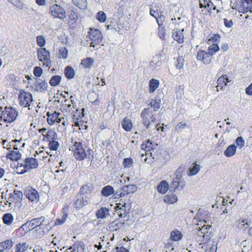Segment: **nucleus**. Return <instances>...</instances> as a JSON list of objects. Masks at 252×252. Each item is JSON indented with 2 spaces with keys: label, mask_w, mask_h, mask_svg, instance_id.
<instances>
[{
  "label": "nucleus",
  "mask_w": 252,
  "mask_h": 252,
  "mask_svg": "<svg viewBox=\"0 0 252 252\" xmlns=\"http://www.w3.org/2000/svg\"><path fill=\"white\" fill-rule=\"evenodd\" d=\"M211 225L204 224L201 227H199L196 233V240L201 243L199 245L203 249L205 252H216L217 247L215 242L212 239V234L211 231Z\"/></svg>",
  "instance_id": "f257e3e1"
},
{
  "label": "nucleus",
  "mask_w": 252,
  "mask_h": 252,
  "mask_svg": "<svg viewBox=\"0 0 252 252\" xmlns=\"http://www.w3.org/2000/svg\"><path fill=\"white\" fill-rule=\"evenodd\" d=\"M25 143H21V140H14L8 142L6 144V149L9 153L6 155V158L11 160L17 161L21 157V154L19 149L24 147Z\"/></svg>",
  "instance_id": "f03ea898"
},
{
  "label": "nucleus",
  "mask_w": 252,
  "mask_h": 252,
  "mask_svg": "<svg viewBox=\"0 0 252 252\" xmlns=\"http://www.w3.org/2000/svg\"><path fill=\"white\" fill-rule=\"evenodd\" d=\"M17 111L12 107H5L0 114V124L1 122L10 123L14 121L18 116Z\"/></svg>",
  "instance_id": "7ed1b4c3"
},
{
  "label": "nucleus",
  "mask_w": 252,
  "mask_h": 252,
  "mask_svg": "<svg viewBox=\"0 0 252 252\" xmlns=\"http://www.w3.org/2000/svg\"><path fill=\"white\" fill-rule=\"evenodd\" d=\"M37 166L38 162L35 158H28L24 160L23 163L18 165L16 169L19 174H22L32 169L37 168Z\"/></svg>",
  "instance_id": "20e7f679"
},
{
  "label": "nucleus",
  "mask_w": 252,
  "mask_h": 252,
  "mask_svg": "<svg viewBox=\"0 0 252 252\" xmlns=\"http://www.w3.org/2000/svg\"><path fill=\"white\" fill-rule=\"evenodd\" d=\"M37 56L39 62H40L43 66H45L49 69L52 63L50 60V52L45 48H40L37 50Z\"/></svg>",
  "instance_id": "39448f33"
},
{
  "label": "nucleus",
  "mask_w": 252,
  "mask_h": 252,
  "mask_svg": "<svg viewBox=\"0 0 252 252\" xmlns=\"http://www.w3.org/2000/svg\"><path fill=\"white\" fill-rule=\"evenodd\" d=\"M141 117L142 119V123L146 128L148 129L149 132L150 131L152 127V123H154L156 120V117L154 115H151L150 112V109L145 108L141 114Z\"/></svg>",
  "instance_id": "423d86ee"
},
{
  "label": "nucleus",
  "mask_w": 252,
  "mask_h": 252,
  "mask_svg": "<svg viewBox=\"0 0 252 252\" xmlns=\"http://www.w3.org/2000/svg\"><path fill=\"white\" fill-rule=\"evenodd\" d=\"M46 222L45 218L41 217L39 218L34 219L28 221L23 225L24 228L25 227H28L29 229L28 231H32L35 229L36 231H38L41 229L42 226L46 225Z\"/></svg>",
  "instance_id": "0eeeda50"
},
{
  "label": "nucleus",
  "mask_w": 252,
  "mask_h": 252,
  "mask_svg": "<svg viewBox=\"0 0 252 252\" xmlns=\"http://www.w3.org/2000/svg\"><path fill=\"white\" fill-rule=\"evenodd\" d=\"M89 37L91 41L90 46L92 47H94L95 45L99 44L102 41V35L98 29H90Z\"/></svg>",
  "instance_id": "6e6552de"
},
{
  "label": "nucleus",
  "mask_w": 252,
  "mask_h": 252,
  "mask_svg": "<svg viewBox=\"0 0 252 252\" xmlns=\"http://www.w3.org/2000/svg\"><path fill=\"white\" fill-rule=\"evenodd\" d=\"M72 150L73 151L75 158L77 160H82L86 157V153L80 142H75L72 147Z\"/></svg>",
  "instance_id": "1a4fd4ad"
},
{
  "label": "nucleus",
  "mask_w": 252,
  "mask_h": 252,
  "mask_svg": "<svg viewBox=\"0 0 252 252\" xmlns=\"http://www.w3.org/2000/svg\"><path fill=\"white\" fill-rule=\"evenodd\" d=\"M18 99L20 105L24 107H29L33 102L32 94L24 91L20 93Z\"/></svg>",
  "instance_id": "9d476101"
},
{
  "label": "nucleus",
  "mask_w": 252,
  "mask_h": 252,
  "mask_svg": "<svg viewBox=\"0 0 252 252\" xmlns=\"http://www.w3.org/2000/svg\"><path fill=\"white\" fill-rule=\"evenodd\" d=\"M137 189V187L134 185H128L125 186L122 188L117 190L114 194L115 198H120L126 195L134 192Z\"/></svg>",
  "instance_id": "9b49d317"
},
{
  "label": "nucleus",
  "mask_w": 252,
  "mask_h": 252,
  "mask_svg": "<svg viewBox=\"0 0 252 252\" xmlns=\"http://www.w3.org/2000/svg\"><path fill=\"white\" fill-rule=\"evenodd\" d=\"M50 9L51 14L54 18L63 20L66 17L65 10L58 4L51 5Z\"/></svg>",
  "instance_id": "f8f14e48"
},
{
  "label": "nucleus",
  "mask_w": 252,
  "mask_h": 252,
  "mask_svg": "<svg viewBox=\"0 0 252 252\" xmlns=\"http://www.w3.org/2000/svg\"><path fill=\"white\" fill-rule=\"evenodd\" d=\"M61 115L60 113H57L56 111L52 114L48 112L47 114L48 123L50 125H53L55 123H62V125L64 126L65 121L63 117L60 116Z\"/></svg>",
  "instance_id": "ddd939ff"
},
{
  "label": "nucleus",
  "mask_w": 252,
  "mask_h": 252,
  "mask_svg": "<svg viewBox=\"0 0 252 252\" xmlns=\"http://www.w3.org/2000/svg\"><path fill=\"white\" fill-rule=\"evenodd\" d=\"M24 194L27 198L31 202L36 203L39 199V194L35 189L28 187L24 191Z\"/></svg>",
  "instance_id": "4468645a"
},
{
  "label": "nucleus",
  "mask_w": 252,
  "mask_h": 252,
  "mask_svg": "<svg viewBox=\"0 0 252 252\" xmlns=\"http://www.w3.org/2000/svg\"><path fill=\"white\" fill-rule=\"evenodd\" d=\"M46 137L48 139H51V141L49 142V147L51 150H57L59 147V144L57 141H55L56 139V134L54 130H49L47 132Z\"/></svg>",
  "instance_id": "2eb2a0df"
},
{
  "label": "nucleus",
  "mask_w": 252,
  "mask_h": 252,
  "mask_svg": "<svg viewBox=\"0 0 252 252\" xmlns=\"http://www.w3.org/2000/svg\"><path fill=\"white\" fill-rule=\"evenodd\" d=\"M196 58L198 60L202 61L206 64H210L212 61L211 56L210 54L203 50H199L198 52Z\"/></svg>",
  "instance_id": "dca6fc26"
},
{
  "label": "nucleus",
  "mask_w": 252,
  "mask_h": 252,
  "mask_svg": "<svg viewBox=\"0 0 252 252\" xmlns=\"http://www.w3.org/2000/svg\"><path fill=\"white\" fill-rule=\"evenodd\" d=\"M185 187V182L180 176L178 177V176L174 178L170 185L171 189L173 191H174L178 188H180L181 189H183Z\"/></svg>",
  "instance_id": "f3484780"
},
{
  "label": "nucleus",
  "mask_w": 252,
  "mask_h": 252,
  "mask_svg": "<svg viewBox=\"0 0 252 252\" xmlns=\"http://www.w3.org/2000/svg\"><path fill=\"white\" fill-rule=\"evenodd\" d=\"M249 11L252 12V0H241V5L239 12L245 13Z\"/></svg>",
  "instance_id": "a211bd4d"
},
{
  "label": "nucleus",
  "mask_w": 252,
  "mask_h": 252,
  "mask_svg": "<svg viewBox=\"0 0 252 252\" xmlns=\"http://www.w3.org/2000/svg\"><path fill=\"white\" fill-rule=\"evenodd\" d=\"M162 64L161 55L154 57L150 63V67L152 69L158 70Z\"/></svg>",
  "instance_id": "6ab92c4d"
},
{
  "label": "nucleus",
  "mask_w": 252,
  "mask_h": 252,
  "mask_svg": "<svg viewBox=\"0 0 252 252\" xmlns=\"http://www.w3.org/2000/svg\"><path fill=\"white\" fill-rule=\"evenodd\" d=\"M23 196L22 192L18 190H14L12 193L9 194V197L7 201L10 205L14 201L20 200Z\"/></svg>",
  "instance_id": "aec40b11"
},
{
  "label": "nucleus",
  "mask_w": 252,
  "mask_h": 252,
  "mask_svg": "<svg viewBox=\"0 0 252 252\" xmlns=\"http://www.w3.org/2000/svg\"><path fill=\"white\" fill-rule=\"evenodd\" d=\"M89 199L87 197H80L75 201L74 207L76 209L82 208L89 203Z\"/></svg>",
  "instance_id": "412c9836"
},
{
  "label": "nucleus",
  "mask_w": 252,
  "mask_h": 252,
  "mask_svg": "<svg viewBox=\"0 0 252 252\" xmlns=\"http://www.w3.org/2000/svg\"><path fill=\"white\" fill-rule=\"evenodd\" d=\"M29 250H32L31 247L25 242L17 244L14 248L15 252H28Z\"/></svg>",
  "instance_id": "4be33fe9"
},
{
  "label": "nucleus",
  "mask_w": 252,
  "mask_h": 252,
  "mask_svg": "<svg viewBox=\"0 0 252 252\" xmlns=\"http://www.w3.org/2000/svg\"><path fill=\"white\" fill-rule=\"evenodd\" d=\"M183 32L184 29L182 30H174L172 33V37L179 43H182L184 42Z\"/></svg>",
  "instance_id": "5701e85b"
},
{
  "label": "nucleus",
  "mask_w": 252,
  "mask_h": 252,
  "mask_svg": "<svg viewBox=\"0 0 252 252\" xmlns=\"http://www.w3.org/2000/svg\"><path fill=\"white\" fill-rule=\"evenodd\" d=\"M109 216V211L106 207H101L96 213V216L97 219H105Z\"/></svg>",
  "instance_id": "b1692460"
},
{
  "label": "nucleus",
  "mask_w": 252,
  "mask_h": 252,
  "mask_svg": "<svg viewBox=\"0 0 252 252\" xmlns=\"http://www.w3.org/2000/svg\"><path fill=\"white\" fill-rule=\"evenodd\" d=\"M169 189L168 183L165 181H162L157 187L158 192L160 193H165Z\"/></svg>",
  "instance_id": "393cba45"
},
{
  "label": "nucleus",
  "mask_w": 252,
  "mask_h": 252,
  "mask_svg": "<svg viewBox=\"0 0 252 252\" xmlns=\"http://www.w3.org/2000/svg\"><path fill=\"white\" fill-rule=\"evenodd\" d=\"M35 87L38 91L45 92L47 89L48 84L45 81L39 79L37 81Z\"/></svg>",
  "instance_id": "a878e982"
},
{
  "label": "nucleus",
  "mask_w": 252,
  "mask_h": 252,
  "mask_svg": "<svg viewBox=\"0 0 252 252\" xmlns=\"http://www.w3.org/2000/svg\"><path fill=\"white\" fill-rule=\"evenodd\" d=\"M122 127L126 131H130L132 128L131 121L126 117L122 121Z\"/></svg>",
  "instance_id": "bb28decb"
},
{
  "label": "nucleus",
  "mask_w": 252,
  "mask_h": 252,
  "mask_svg": "<svg viewBox=\"0 0 252 252\" xmlns=\"http://www.w3.org/2000/svg\"><path fill=\"white\" fill-rule=\"evenodd\" d=\"M163 201L166 203L172 204L178 201L177 196L174 194H168L164 196Z\"/></svg>",
  "instance_id": "cd10ccee"
},
{
  "label": "nucleus",
  "mask_w": 252,
  "mask_h": 252,
  "mask_svg": "<svg viewBox=\"0 0 252 252\" xmlns=\"http://www.w3.org/2000/svg\"><path fill=\"white\" fill-rule=\"evenodd\" d=\"M159 86V82L158 80L155 79H152L149 81V91L150 93H153L158 88Z\"/></svg>",
  "instance_id": "c85d7f7f"
},
{
  "label": "nucleus",
  "mask_w": 252,
  "mask_h": 252,
  "mask_svg": "<svg viewBox=\"0 0 252 252\" xmlns=\"http://www.w3.org/2000/svg\"><path fill=\"white\" fill-rule=\"evenodd\" d=\"M236 151V146L232 144L229 145L224 152V155L226 157H230L235 155Z\"/></svg>",
  "instance_id": "c756f323"
},
{
  "label": "nucleus",
  "mask_w": 252,
  "mask_h": 252,
  "mask_svg": "<svg viewBox=\"0 0 252 252\" xmlns=\"http://www.w3.org/2000/svg\"><path fill=\"white\" fill-rule=\"evenodd\" d=\"M114 192V188L109 185L106 186L102 188L101 191V194L105 196L108 197L113 194Z\"/></svg>",
  "instance_id": "7c9ffc66"
},
{
  "label": "nucleus",
  "mask_w": 252,
  "mask_h": 252,
  "mask_svg": "<svg viewBox=\"0 0 252 252\" xmlns=\"http://www.w3.org/2000/svg\"><path fill=\"white\" fill-rule=\"evenodd\" d=\"M116 212L120 218L126 217L128 213L126 204L124 203L123 205H121V208H119V209H116Z\"/></svg>",
  "instance_id": "2f4dec72"
},
{
  "label": "nucleus",
  "mask_w": 252,
  "mask_h": 252,
  "mask_svg": "<svg viewBox=\"0 0 252 252\" xmlns=\"http://www.w3.org/2000/svg\"><path fill=\"white\" fill-rule=\"evenodd\" d=\"M13 242L10 240H6L0 243V252H2L6 250H9L12 247Z\"/></svg>",
  "instance_id": "473e14b6"
},
{
  "label": "nucleus",
  "mask_w": 252,
  "mask_h": 252,
  "mask_svg": "<svg viewBox=\"0 0 252 252\" xmlns=\"http://www.w3.org/2000/svg\"><path fill=\"white\" fill-rule=\"evenodd\" d=\"M182 236V233L177 229L172 231L170 233V239L172 241H177L180 240Z\"/></svg>",
  "instance_id": "72a5a7b5"
},
{
  "label": "nucleus",
  "mask_w": 252,
  "mask_h": 252,
  "mask_svg": "<svg viewBox=\"0 0 252 252\" xmlns=\"http://www.w3.org/2000/svg\"><path fill=\"white\" fill-rule=\"evenodd\" d=\"M84 109L82 108V109H81V110L76 109L75 112H74V111H72L71 114L72 115V119L73 120H78L79 119H81L82 117H84Z\"/></svg>",
  "instance_id": "f704fd0d"
},
{
  "label": "nucleus",
  "mask_w": 252,
  "mask_h": 252,
  "mask_svg": "<svg viewBox=\"0 0 252 252\" xmlns=\"http://www.w3.org/2000/svg\"><path fill=\"white\" fill-rule=\"evenodd\" d=\"M94 59L91 58H87L82 60L81 64L85 68H90L94 64Z\"/></svg>",
  "instance_id": "c9c22d12"
},
{
  "label": "nucleus",
  "mask_w": 252,
  "mask_h": 252,
  "mask_svg": "<svg viewBox=\"0 0 252 252\" xmlns=\"http://www.w3.org/2000/svg\"><path fill=\"white\" fill-rule=\"evenodd\" d=\"M93 189V186L91 184H88L83 186L80 190L82 194H88L90 193Z\"/></svg>",
  "instance_id": "e433bc0d"
},
{
  "label": "nucleus",
  "mask_w": 252,
  "mask_h": 252,
  "mask_svg": "<svg viewBox=\"0 0 252 252\" xmlns=\"http://www.w3.org/2000/svg\"><path fill=\"white\" fill-rule=\"evenodd\" d=\"M72 1L76 6L81 9H84L87 8V0H72Z\"/></svg>",
  "instance_id": "4c0bfd02"
},
{
  "label": "nucleus",
  "mask_w": 252,
  "mask_h": 252,
  "mask_svg": "<svg viewBox=\"0 0 252 252\" xmlns=\"http://www.w3.org/2000/svg\"><path fill=\"white\" fill-rule=\"evenodd\" d=\"M64 74L68 79L73 78L75 74L74 69L70 66L66 67L64 69Z\"/></svg>",
  "instance_id": "58836bf2"
},
{
  "label": "nucleus",
  "mask_w": 252,
  "mask_h": 252,
  "mask_svg": "<svg viewBox=\"0 0 252 252\" xmlns=\"http://www.w3.org/2000/svg\"><path fill=\"white\" fill-rule=\"evenodd\" d=\"M224 76L222 75L217 80L218 86H217V91H219V88H220V90H222L224 87L227 86V84L226 83L225 81L224 80Z\"/></svg>",
  "instance_id": "ea45409f"
},
{
  "label": "nucleus",
  "mask_w": 252,
  "mask_h": 252,
  "mask_svg": "<svg viewBox=\"0 0 252 252\" xmlns=\"http://www.w3.org/2000/svg\"><path fill=\"white\" fill-rule=\"evenodd\" d=\"M70 249L72 250V252H83L84 246L81 243H76L70 248Z\"/></svg>",
  "instance_id": "a19ab883"
},
{
  "label": "nucleus",
  "mask_w": 252,
  "mask_h": 252,
  "mask_svg": "<svg viewBox=\"0 0 252 252\" xmlns=\"http://www.w3.org/2000/svg\"><path fill=\"white\" fill-rule=\"evenodd\" d=\"M220 50L219 46L217 44H212L209 46L208 53L211 56H212Z\"/></svg>",
  "instance_id": "79ce46f5"
},
{
  "label": "nucleus",
  "mask_w": 252,
  "mask_h": 252,
  "mask_svg": "<svg viewBox=\"0 0 252 252\" xmlns=\"http://www.w3.org/2000/svg\"><path fill=\"white\" fill-rule=\"evenodd\" d=\"M61 77L59 75L53 76L50 80V84L51 86H57L58 85L61 81Z\"/></svg>",
  "instance_id": "37998d69"
},
{
  "label": "nucleus",
  "mask_w": 252,
  "mask_h": 252,
  "mask_svg": "<svg viewBox=\"0 0 252 252\" xmlns=\"http://www.w3.org/2000/svg\"><path fill=\"white\" fill-rule=\"evenodd\" d=\"M2 220L5 224L9 225L12 222L13 220V217L11 214L6 213L3 216Z\"/></svg>",
  "instance_id": "c03bdc74"
},
{
  "label": "nucleus",
  "mask_w": 252,
  "mask_h": 252,
  "mask_svg": "<svg viewBox=\"0 0 252 252\" xmlns=\"http://www.w3.org/2000/svg\"><path fill=\"white\" fill-rule=\"evenodd\" d=\"M238 227L244 230H246L249 226L248 222H246V220H239L237 221Z\"/></svg>",
  "instance_id": "a18cd8bd"
},
{
  "label": "nucleus",
  "mask_w": 252,
  "mask_h": 252,
  "mask_svg": "<svg viewBox=\"0 0 252 252\" xmlns=\"http://www.w3.org/2000/svg\"><path fill=\"white\" fill-rule=\"evenodd\" d=\"M160 100L155 99L151 101L150 105L151 107L154 108L155 111H157L160 108Z\"/></svg>",
  "instance_id": "49530a36"
},
{
  "label": "nucleus",
  "mask_w": 252,
  "mask_h": 252,
  "mask_svg": "<svg viewBox=\"0 0 252 252\" xmlns=\"http://www.w3.org/2000/svg\"><path fill=\"white\" fill-rule=\"evenodd\" d=\"M67 217V215L66 213H64L61 218H58L55 221L54 225H59L63 224L66 220Z\"/></svg>",
  "instance_id": "de8ad7c7"
},
{
  "label": "nucleus",
  "mask_w": 252,
  "mask_h": 252,
  "mask_svg": "<svg viewBox=\"0 0 252 252\" xmlns=\"http://www.w3.org/2000/svg\"><path fill=\"white\" fill-rule=\"evenodd\" d=\"M200 170V166L198 164H195L193 167L189 169L188 173L189 176H193L196 174Z\"/></svg>",
  "instance_id": "09e8293b"
},
{
  "label": "nucleus",
  "mask_w": 252,
  "mask_h": 252,
  "mask_svg": "<svg viewBox=\"0 0 252 252\" xmlns=\"http://www.w3.org/2000/svg\"><path fill=\"white\" fill-rule=\"evenodd\" d=\"M96 19L100 22L103 23L106 21V16L103 11H99L96 15Z\"/></svg>",
  "instance_id": "8fccbe9b"
},
{
  "label": "nucleus",
  "mask_w": 252,
  "mask_h": 252,
  "mask_svg": "<svg viewBox=\"0 0 252 252\" xmlns=\"http://www.w3.org/2000/svg\"><path fill=\"white\" fill-rule=\"evenodd\" d=\"M220 36L218 34H216L209 39V43H212V44H217L218 45L220 41Z\"/></svg>",
  "instance_id": "3c124183"
},
{
  "label": "nucleus",
  "mask_w": 252,
  "mask_h": 252,
  "mask_svg": "<svg viewBox=\"0 0 252 252\" xmlns=\"http://www.w3.org/2000/svg\"><path fill=\"white\" fill-rule=\"evenodd\" d=\"M36 42L39 46L43 47L46 43L45 37L42 35L37 36L36 37Z\"/></svg>",
  "instance_id": "603ef678"
},
{
  "label": "nucleus",
  "mask_w": 252,
  "mask_h": 252,
  "mask_svg": "<svg viewBox=\"0 0 252 252\" xmlns=\"http://www.w3.org/2000/svg\"><path fill=\"white\" fill-rule=\"evenodd\" d=\"M60 58L65 59L67 58L68 51L65 47L60 48L59 50Z\"/></svg>",
  "instance_id": "864d4df0"
},
{
  "label": "nucleus",
  "mask_w": 252,
  "mask_h": 252,
  "mask_svg": "<svg viewBox=\"0 0 252 252\" xmlns=\"http://www.w3.org/2000/svg\"><path fill=\"white\" fill-rule=\"evenodd\" d=\"M133 160L131 158H126L124 159L123 164L125 168H129L133 165Z\"/></svg>",
  "instance_id": "5fc2aeb1"
},
{
  "label": "nucleus",
  "mask_w": 252,
  "mask_h": 252,
  "mask_svg": "<svg viewBox=\"0 0 252 252\" xmlns=\"http://www.w3.org/2000/svg\"><path fill=\"white\" fill-rule=\"evenodd\" d=\"M141 148L146 152L150 151L152 149V143L150 141H148L146 144L141 145Z\"/></svg>",
  "instance_id": "6e6d98bb"
},
{
  "label": "nucleus",
  "mask_w": 252,
  "mask_h": 252,
  "mask_svg": "<svg viewBox=\"0 0 252 252\" xmlns=\"http://www.w3.org/2000/svg\"><path fill=\"white\" fill-rule=\"evenodd\" d=\"M43 73V70L41 67L39 66H36L33 69L34 75L37 77H40Z\"/></svg>",
  "instance_id": "4d7b16f0"
},
{
  "label": "nucleus",
  "mask_w": 252,
  "mask_h": 252,
  "mask_svg": "<svg viewBox=\"0 0 252 252\" xmlns=\"http://www.w3.org/2000/svg\"><path fill=\"white\" fill-rule=\"evenodd\" d=\"M236 145L240 147V148H242L244 146L245 141L242 137H238L235 141Z\"/></svg>",
  "instance_id": "13d9d810"
},
{
  "label": "nucleus",
  "mask_w": 252,
  "mask_h": 252,
  "mask_svg": "<svg viewBox=\"0 0 252 252\" xmlns=\"http://www.w3.org/2000/svg\"><path fill=\"white\" fill-rule=\"evenodd\" d=\"M187 126V124L184 122H180L177 125L175 126V130L179 131L180 129H184L185 127Z\"/></svg>",
  "instance_id": "bf43d9fd"
},
{
  "label": "nucleus",
  "mask_w": 252,
  "mask_h": 252,
  "mask_svg": "<svg viewBox=\"0 0 252 252\" xmlns=\"http://www.w3.org/2000/svg\"><path fill=\"white\" fill-rule=\"evenodd\" d=\"M224 24L226 28H231L233 26V22L232 20H228L226 18L223 19Z\"/></svg>",
  "instance_id": "052dcab7"
},
{
  "label": "nucleus",
  "mask_w": 252,
  "mask_h": 252,
  "mask_svg": "<svg viewBox=\"0 0 252 252\" xmlns=\"http://www.w3.org/2000/svg\"><path fill=\"white\" fill-rule=\"evenodd\" d=\"M109 227L110 228H111L112 230H117L119 228L118 227V223L115 221H113L109 224Z\"/></svg>",
  "instance_id": "680f3d73"
},
{
  "label": "nucleus",
  "mask_w": 252,
  "mask_h": 252,
  "mask_svg": "<svg viewBox=\"0 0 252 252\" xmlns=\"http://www.w3.org/2000/svg\"><path fill=\"white\" fill-rule=\"evenodd\" d=\"M158 24L159 26H161L163 24V22L164 21L165 18L163 16H160L156 18Z\"/></svg>",
  "instance_id": "e2e57ef3"
},
{
  "label": "nucleus",
  "mask_w": 252,
  "mask_h": 252,
  "mask_svg": "<svg viewBox=\"0 0 252 252\" xmlns=\"http://www.w3.org/2000/svg\"><path fill=\"white\" fill-rule=\"evenodd\" d=\"M209 0H203L200 1V7L207 8Z\"/></svg>",
  "instance_id": "0e129e2a"
},
{
  "label": "nucleus",
  "mask_w": 252,
  "mask_h": 252,
  "mask_svg": "<svg viewBox=\"0 0 252 252\" xmlns=\"http://www.w3.org/2000/svg\"><path fill=\"white\" fill-rule=\"evenodd\" d=\"M246 93L248 95H252V83L246 89Z\"/></svg>",
  "instance_id": "69168bd1"
},
{
  "label": "nucleus",
  "mask_w": 252,
  "mask_h": 252,
  "mask_svg": "<svg viewBox=\"0 0 252 252\" xmlns=\"http://www.w3.org/2000/svg\"><path fill=\"white\" fill-rule=\"evenodd\" d=\"M46 0H35L36 3L39 6H43L46 3Z\"/></svg>",
  "instance_id": "338daca9"
},
{
  "label": "nucleus",
  "mask_w": 252,
  "mask_h": 252,
  "mask_svg": "<svg viewBox=\"0 0 252 252\" xmlns=\"http://www.w3.org/2000/svg\"><path fill=\"white\" fill-rule=\"evenodd\" d=\"M212 8H213V9H216V6H214L213 3L209 1V2H208V5L207 6V9L209 11Z\"/></svg>",
  "instance_id": "774afa93"
}]
</instances>
